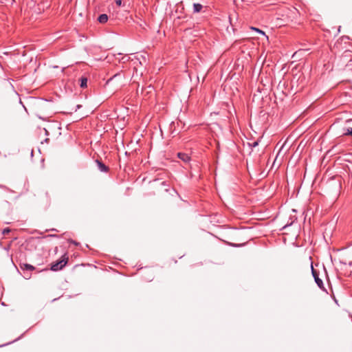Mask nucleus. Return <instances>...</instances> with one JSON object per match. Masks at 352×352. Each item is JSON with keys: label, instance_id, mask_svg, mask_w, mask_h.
<instances>
[{"label": "nucleus", "instance_id": "1", "mask_svg": "<svg viewBox=\"0 0 352 352\" xmlns=\"http://www.w3.org/2000/svg\"><path fill=\"white\" fill-rule=\"evenodd\" d=\"M68 259V256L65 254L60 260L52 264L50 270L54 272L62 270L67 263Z\"/></svg>", "mask_w": 352, "mask_h": 352}, {"label": "nucleus", "instance_id": "2", "mask_svg": "<svg viewBox=\"0 0 352 352\" xmlns=\"http://www.w3.org/2000/svg\"><path fill=\"white\" fill-rule=\"evenodd\" d=\"M20 268L23 272V277L25 279H29L31 277V272L35 270V267L28 263H21Z\"/></svg>", "mask_w": 352, "mask_h": 352}, {"label": "nucleus", "instance_id": "3", "mask_svg": "<svg viewBox=\"0 0 352 352\" xmlns=\"http://www.w3.org/2000/svg\"><path fill=\"white\" fill-rule=\"evenodd\" d=\"M311 274H312L314 280H315L316 283L317 284V285L318 286V287L320 289H321L322 290L325 291L326 289L324 286L322 280L319 278L318 272L316 270L314 269L312 265H311Z\"/></svg>", "mask_w": 352, "mask_h": 352}, {"label": "nucleus", "instance_id": "4", "mask_svg": "<svg viewBox=\"0 0 352 352\" xmlns=\"http://www.w3.org/2000/svg\"><path fill=\"white\" fill-rule=\"evenodd\" d=\"M96 162L98 165V168L100 172L107 173L109 170L108 167L103 164L101 161L96 160Z\"/></svg>", "mask_w": 352, "mask_h": 352}, {"label": "nucleus", "instance_id": "5", "mask_svg": "<svg viewBox=\"0 0 352 352\" xmlns=\"http://www.w3.org/2000/svg\"><path fill=\"white\" fill-rule=\"evenodd\" d=\"M177 156L181 160H182L184 162H188L190 160L189 155L186 153H178Z\"/></svg>", "mask_w": 352, "mask_h": 352}, {"label": "nucleus", "instance_id": "6", "mask_svg": "<svg viewBox=\"0 0 352 352\" xmlns=\"http://www.w3.org/2000/svg\"><path fill=\"white\" fill-rule=\"evenodd\" d=\"M98 21L100 23H107V21H108V16H107V14H100L98 16Z\"/></svg>", "mask_w": 352, "mask_h": 352}, {"label": "nucleus", "instance_id": "7", "mask_svg": "<svg viewBox=\"0 0 352 352\" xmlns=\"http://www.w3.org/2000/svg\"><path fill=\"white\" fill-rule=\"evenodd\" d=\"M203 8V6L201 3H193V12L197 13L201 12V10Z\"/></svg>", "mask_w": 352, "mask_h": 352}, {"label": "nucleus", "instance_id": "8", "mask_svg": "<svg viewBox=\"0 0 352 352\" xmlns=\"http://www.w3.org/2000/svg\"><path fill=\"white\" fill-rule=\"evenodd\" d=\"M80 86L81 88H85L87 86V78L86 77H81L80 78Z\"/></svg>", "mask_w": 352, "mask_h": 352}, {"label": "nucleus", "instance_id": "9", "mask_svg": "<svg viewBox=\"0 0 352 352\" xmlns=\"http://www.w3.org/2000/svg\"><path fill=\"white\" fill-rule=\"evenodd\" d=\"M250 28H251V30L256 32L258 34L264 35V36H265L267 38V36L265 35V32L263 30H260V29H258L257 28H254V27H251Z\"/></svg>", "mask_w": 352, "mask_h": 352}, {"label": "nucleus", "instance_id": "10", "mask_svg": "<svg viewBox=\"0 0 352 352\" xmlns=\"http://www.w3.org/2000/svg\"><path fill=\"white\" fill-rule=\"evenodd\" d=\"M119 76H121V74L120 73H117L116 74H114L112 77H111L110 78H109L107 81V84H109L113 79L117 78V77H119Z\"/></svg>", "mask_w": 352, "mask_h": 352}, {"label": "nucleus", "instance_id": "11", "mask_svg": "<svg viewBox=\"0 0 352 352\" xmlns=\"http://www.w3.org/2000/svg\"><path fill=\"white\" fill-rule=\"evenodd\" d=\"M346 135H351L352 136V128L349 127L346 129V131L344 133Z\"/></svg>", "mask_w": 352, "mask_h": 352}, {"label": "nucleus", "instance_id": "12", "mask_svg": "<svg viewBox=\"0 0 352 352\" xmlns=\"http://www.w3.org/2000/svg\"><path fill=\"white\" fill-rule=\"evenodd\" d=\"M10 231H11V230L9 228H6L3 230L2 234L5 235V234L10 233Z\"/></svg>", "mask_w": 352, "mask_h": 352}, {"label": "nucleus", "instance_id": "13", "mask_svg": "<svg viewBox=\"0 0 352 352\" xmlns=\"http://www.w3.org/2000/svg\"><path fill=\"white\" fill-rule=\"evenodd\" d=\"M146 89H148V93L152 91L154 89L153 87L151 85L148 86Z\"/></svg>", "mask_w": 352, "mask_h": 352}, {"label": "nucleus", "instance_id": "14", "mask_svg": "<svg viewBox=\"0 0 352 352\" xmlns=\"http://www.w3.org/2000/svg\"><path fill=\"white\" fill-rule=\"evenodd\" d=\"M129 59V58L127 56H124L122 57V60L123 63H125V62L128 61Z\"/></svg>", "mask_w": 352, "mask_h": 352}, {"label": "nucleus", "instance_id": "15", "mask_svg": "<svg viewBox=\"0 0 352 352\" xmlns=\"http://www.w3.org/2000/svg\"><path fill=\"white\" fill-rule=\"evenodd\" d=\"M258 145V141H255L252 144H250V146L252 147H256Z\"/></svg>", "mask_w": 352, "mask_h": 352}, {"label": "nucleus", "instance_id": "16", "mask_svg": "<svg viewBox=\"0 0 352 352\" xmlns=\"http://www.w3.org/2000/svg\"><path fill=\"white\" fill-rule=\"evenodd\" d=\"M116 3L118 6H121L122 5V0H116Z\"/></svg>", "mask_w": 352, "mask_h": 352}, {"label": "nucleus", "instance_id": "17", "mask_svg": "<svg viewBox=\"0 0 352 352\" xmlns=\"http://www.w3.org/2000/svg\"><path fill=\"white\" fill-rule=\"evenodd\" d=\"M10 243L6 246V247H4L3 249L6 250V251H8L10 250Z\"/></svg>", "mask_w": 352, "mask_h": 352}, {"label": "nucleus", "instance_id": "18", "mask_svg": "<svg viewBox=\"0 0 352 352\" xmlns=\"http://www.w3.org/2000/svg\"><path fill=\"white\" fill-rule=\"evenodd\" d=\"M81 105L80 104H78L76 105V109H75V111H76L78 109L81 108Z\"/></svg>", "mask_w": 352, "mask_h": 352}, {"label": "nucleus", "instance_id": "19", "mask_svg": "<svg viewBox=\"0 0 352 352\" xmlns=\"http://www.w3.org/2000/svg\"><path fill=\"white\" fill-rule=\"evenodd\" d=\"M11 343H12V342H8V343H7V344H1V345H0V347H2V346H6V345H8V344H11Z\"/></svg>", "mask_w": 352, "mask_h": 352}, {"label": "nucleus", "instance_id": "20", "mask_svg": "<svg viewBox=\"0 0 352 352\" xmlns=\"http://www.w3.org/2000/svg\"><path fill=\"white\" fill-rule=\"evenodd\" d=\"M70 243H73V244H75V245H78V243H76L75 241H73V240H71Z\"/></svg>", "mask_w": 352, "mask_h": 352}, {"label": "nucleus", "instance_id": "21", "mask_svg": "<svg viewBox=\"0 0 352 352\" xmlns=\"http://www.w3.org/2000/svg\"><path fill=\"white\" fill-rule=\"evenodd\" d=\"M0 188H6V186L0 184Z\"/></svg>", "mask_w": 352, "mask_h": 352}, {"label": "nucleus", "instance_id": "22", "mask_svg": "<svg viewBox=\"0 0 352 352\" xmlns=\"http://www.w3.org/2000/svg\"><path fill=\"white\" fill-rule=\"evenodd\" d=\"M49 236H51V237H56L57 236H56V235H55V234H50V235H49Z\"/></svg>", "mask_w": 352, "mask_h": 352}, {"label": "nucleus", "instance_id": "23", "mask_svg": "<svg viewBox=\"0 0 352 352\" xmlns=\"http://www.w3.org/2000/svg\"><path fill=\"white\" fill-rule=\"evenodd\" d=\"M289 225H290V224H286V225L283 227V228H286V227L289 226Z\"/></svg>", "mask_w": 352, "mask_h": 352}]
</instances>
